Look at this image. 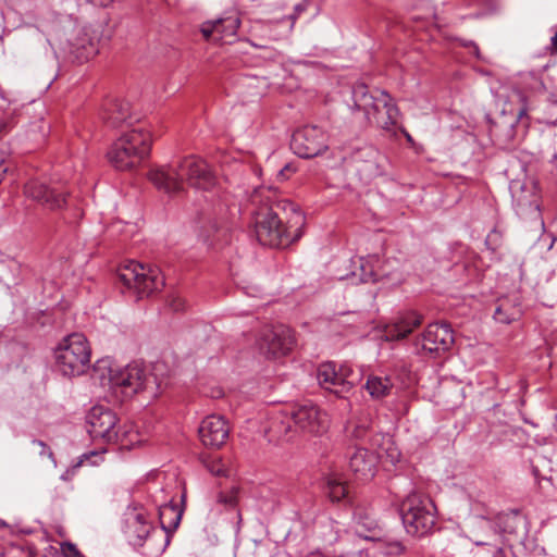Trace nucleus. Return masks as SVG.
Returning a JSON list of instances; mask_svg holds the SVG:
<instances>
[{"instance_id":"1","label":"nucleus","mask_w":557,"mask_h":557,"mask_svg":"<svg viewBox=\"0 0 557 557\" xmlns=\"http://www.w3.org/2000/svg\"><path fill=\"white\" fill-rule=\"evenodd\" d=\"M161 368L158 363L152 373H147L144 367L136 362L122 367L109 358H103L94 366V375L103 387H109L123 397H131L140 391H150L156 395L166 386L163 380L158 379L157 372Z\"/></svg>"},{"instance_id":"6","label":"nucleus","mask_w":557,"mask_h":557,"mask_svg":"<svg viewBox=\"0 0 557 557\" xmlns=\"http://www.w3.org/2000/svg\"><path fill=\"white\" fill-rule=\"evenodd\" d=\"M151 135L141 126L124 132L108 151L109 161L117 170H129L149 154Z\"/></svg>"},{"instance_id":"42","label":"nucleus","mask_w":557,"mask_h":557,"mask_svg":"<svg viewBox=\"0 0 557 557\" xmlns=\"http://www.w3.org/2000/svg\"><path fill=\"white\" fill-rule=\"evenodd\" d=\"M11 123L8 120L0 121V136L7 134L11 129Z\"/></svg>"},{"instance_id":"20","label":"nucleus","mask_w":557,"mask_h":557,"mask_svg":"<svg viewBox=\"0 0 557 557\" xmlns=\"http://www.w3.org/2000/svg\"><path fill=\"white\" fill-rule=\"evenodd\" d=\"M239 25V17L237 15H230L205 22L200 27V32L207 40L212 39L221 44H231L236 36Z\"/></svg>"},{"instance_id":"21","label":"nucleus","mask_w":557,"mask_h":557,"mask_svg":"<svg viewBox=\"0 0 557 557\" xmlns=\"http://www.w3.org/2000/svg\"><path fill=\"white\" fill-rule=\"evenodd\" d=\"M382 458L381 453H373L367 448L359 447L350 456L349 468L359 481H370L376 471L377 459Z\"/></svg>"},{"instance_id":"16","label":"nucleus","mask_w":557,"mask_h":557,"mask_svg":"<svg viewBox=\"0 0 557 557\" xmlns=\"http://www.w3.org/2000/svg\"><path fill=\"white\" fill-rule=\"evenodd\" d=\"M24 194L50 210L61 209L66 203L65 191L60 186L47 185L38 180L28 181Z\"/></svg>"},{"instance_id":"32","label":"nucleus","mask_w":557,"mask_h":557,"mask_svg":"<svg viewBox=\"0 0 557 557\" xmlns=\"http://www.w3.org/2000/svg\"><path fill=\"white\" fill-rule=\"evenodd\" d=\"M493 317L496 322L504 323V324H508L516 319V314L513 312H511V313L507 312L504 305H500L495 309Z\"/></svg>"},{"instance_id":"35","label":"nucleus","mask_w":557,"mask_h":557,"mask_svg":"<svg viewBox=\"0 0 557 557\" xmlns=\"http://www.w3.org/2000/svg\"><path fill=\"white\" fill-rule=\"evenodd\" d=\"M61 553L64 557H84L76 545L70 542L61 544Z\"/></svg>"},{"instance_id":"39","label":"nucleus","mask_w":557,"mask_h":557,"mask_svg":"<svg viewBox=\"0 0 557 557\" xmlns=\"http://www.w3.org/2000/svg\"><path fill=\"white\" fill-rule=\"evenodd\" d=\"M33 444L41 447L40 455H48V457L52 458V451L42 441L35 440L33 441Z\"/></svg>"},{"instance_id":"44","label":"nucleus","mask_w":557,"mask_h":557,"mask_svg":"<svg viewBox=\"0 0 557 557\" xmlns=\"http://www.w3.org/2000/svg\"><path fill=\"white\" fill-rule=\"evenodd\" d=\"M304 10H305V5H302V4L295 5L296 14L290 16L292 21L294 22L296 20V15L299 14L300 12H302Z\"/></svg>"},{"instance_id":"40","label":"nucleus","mask_w":557,"mask_h":557,"mask_svg":"<svg viewBox=\"0 0 557 557\" xmlns=\"http://www.w3.org/2000/svg\"><path fill=\"white\" fill-rule=\"evenodd\" d=\"M170 306L172 307V309L174 311H180V310H183L184 309V306H185V302L182 298L180 297H174L170 304Z\"/></svg>"},{"instance_id":"2","label":"nucleus","mask_w":557,"mask_h":557,"mask_svg":"<svg viewBox=\"0 0 557 557\" xmlns=\"http://www.w3.org/2000/svg\"><path fill=\"white\" fill-rule=\"evenodd\" d=\"M148 177L159 190L169 195L183 191L185 183L202 190H209L215 185V176L207 162L195 156L152 169Z\"/></svg>"},{"instance_id":"36","label":"nucleus","mask_w":557,"mask_h":557,"mask_svg":"<svg viewBox=\"0 0 557 557\" xmlns=\"http://www.w3.org/2000/svg\"><path fill=\"white\" fill-rule=\"evenodd\" d=\"M500 239V234L496 231V230H493L487 236H486V239H485V244L491 247V249L495 250L496 247L498 246V242Z\"/></svg>"},{"instance_id":"29","label":"nucleus","mask_w":557,"mask_h":557,"mask_svg":"<svg viewBox=\"0 0 557 557\" xmlns=\"http://www.w3.org/2000/svg\"><path fill=\"white\" fill-rule=\"evenodd\" d=\"M386 447H383L379 453L383 456L385 454L386 458L394 465L399 461L400 453L397 447L394 446L391 438L388 437L385 442Z\"/></svg>"},{"instance_id":"11","label":"nucleus","mask_w":557,"mask_h":557,"mask_svg":"<svg viewBox=\"0 0 557 557\" xmlns=\"http://www.w3.org/2000/svg\"><path fill=\"white\" fill-rule=\"evenodd\" d=\"M295 343L292 330L286 325L265 327L258 341V348L267 358H280L287 355Z\"/></svg>"},{"instance_id":"38","label":"nucleus","mask_w":557,"mask_h":557,"mask_svg":"<svg viewBox=\"0 0 557 557\" xmlns=\"http://www.w3.org/2000/svg\"><path fill=\"white\" fill-rule=\"evenodd\" d=\"M368 434V429L363 425H357L352 432V436L356 438L363 440Z\"/></svg>"},{"instance_id":"9","label":"nucleus","mask_w":557,"mask_h":557,"mask_svg":"<svg viewBox=\"0 0 557 557\" xmlns=\"http://www.w3.org/2000/svg\"><path fill=\"white\" fill-rule=\"evenodd\" d=\"M120 281L132 290L137 299L149 297L159 292L164 285L160 269L134 260L126 262L119 269Z\"/></svg>"},{"instance_id":"22","label":"nucleus","mask_w":557,"mask_h":557,"mask_svg":"<svg viewBox=\"0 0 557 557\" xmlns=\"http://www.w3.org/2000/svg\"><path fill=\"white\" fill-rule=\"evenodd\" d=\"M421 322L422 317L413 311L403 313L385 326L383 337L386 341L403 339L418 327Z\"/></svg>"},{"instance_id":"41","label":"nucleus","mask_w":557,"mask_h":557,"mask_svg":"<svg viewBox=\"0 0 557 557\" xmlns=\"http://www.w3.org/2000/svg\"><path fill=\"white\" fill-rule=\"evenodd\" d=\"M405 550V547L400 542H394L391 544L389 553L391 554H401Z\"/></svg>"},{"instance_id":"25","label":"nucleus","mask_w":557,"mask_h":557,"mask_svg":"<svg viewBox=\"0 0 557 557\" xmlns=\"http://www.w3.org/2000/svg\"><path fill=\"white\" fill-rule=\"evenodd\" d=\"M183 510L178 505L169 503L160 506L159 508V519L162 525V529L165 532H170L175 530L182 519Z\"/></svg>"},{"instance_id":"12","label":"nucleus","mask_w":557,"mask_h":557,"mask_svg":"<svg viewBox=\"0 0 557 557\" xmlns=\"http://www.w3.org/2000/svg\"><path fill=\"white\" fill-rule=\"evenodd\" d=\"M290 148L300 158L319 156L327 148L326 134L315 125H307L294 132Z\"/></svg>"},{"instance_id":"37","label":"nucleus","mask_w":557,"mask_h":557,"mask_svg":"<svg viewBox=\"0 0 557 557\" xmlns=\"http://www.w3.org/2000/svg\"><path fill=\"white\" fill-rule=\"evenodd\" d=\"M0 264L5 265L9 269V271L11 272L12 277L13 278L15 277V275L20 269V264L16 260H14V259L1 260Z\"/></svg>"},{"instance_id":"43","label":"nucleus","mask_w":557,"mask_h":557,"mask_svg":"<svg viewBox=\"0 0 557 557\" xmlns=\"http://www.w3.org/2000/svg\"><path fill=\"white\" fill-rule=\"evenodd\" d=\"M85 1L88 3H92L95 5H99V7H107L112 2V0H85Z\"/></svg>"},{"instance_id":"34","label":"nucleus","mask_w":557,"mask_h":557,"mask_svg":"<svg viewBox=\"0 0 557 557\" xmlns=\"http://www.w3.org/2000/svg\"><path fill=\"white\" fill-rule=\"evenodd\" d=\"M60 48L64 51V52H67V53H71V54H74L78 60H83V59H88V55H89V52H87L86 54L82 53L78 51V48H76L75 45L71 44L70 41H66L65 45H63L62 42H60ZM94 52V50L91 49L90 53Z\"/></svg>"},{"instance_id":"33","label":"nucleus","mask_w":557,"mask_h":557,"mask_svg":"<svg viewBox=\"0 0 557 557\" xmlns=\"http://www.w3.org/2000/svg\"><path fill=\"white\" fill-rule=\"evenodd\" d=\"M237 490L233 487L228 493H220L218 502L227 507H234L237 504Z\"/></svg>"},{"instance_id":"49","label":"nucleus","mask_w":557,"mask_h":557,"mask_svg":"<svg viewBox=\"0 0 557 557\" xmlns=\"http://www.w3.org/2000/svg\"><path fill=\"white\" fill-rule=\"evenodd\" d=\"M522 114H524V110L520 111L519 116H522Z\"/></svg>"},{"instance_id":"26","label":"nucleus","mask_w":557,"mask_h":557,"mask_svg":"<svg viewBox=\"0 0 557 557\" xmlns=\"http://www.w3.org/2000/svg\"><path fill=\"white\" fill-rule=\"evenodd\" d=\"M380 267L381 259L376 255L360 258V281L362 283L379 282L383 275L380 271Z\"/></svg>"},{"instance_id":"31","label":"nucleus","mask_w":557,"mask_h":557,"mask_svg":"<svg viewBox=\"0 0 557 557\" xmlns=\"http://www.w3.org/2000/svg\"><path fill=\"white\" fill-rule=\"evenodd\" d=\"M206 468L210 473L216 476H226L227 475V469L225 468L224 463L220 459H210L206 461Z\"/></svg>"},{"instance_id":"46","label":"nucleus","mask_w":557,"mask_h":557,"mask_svg":"<svg viewBox=\"0 0 557 557\" xmlns=\"http://www.w3.org/2000/svg\"><path fill=\"white\" fill-rule=\"evenodd\" d=\"M552 45L557 50V33L552 37Z\"/></svg>"},{"instance_id":"28","label":"nucleus","mask_w":557,"mask_h":557,"mask_svg":"<svg viewBox=\"0 0 557 557\" xmlns=\"http://www.w3.org/2000/svg\"><path fill=\"white\" fill-rule=\"evenodd\" d=\"M325 488L332 502H339L346 497L348 490L338 474H330L325 481Z\"/></svg>"},{"instance_id":"14","label":"nucleus","mask_w":557,"mask_h":557,"mask_svg":"<svg viewBox=\"0 0 557 557\" xmlns=\"http://www.w3.org/2000/svg\"><path fill=\"white\" fill-rule=\"evenodd\" d=\"M116 422V414L110 408L101 405L94 406L86 417L89 435L94 440L101 438L106 442L119 438Z\"/></svg>"},{"instance_id":"47","label":"nucleus","mask_w":557,"mask_h":557,"mask_svg":"<svg viewBox=\"0 0 557 557\" xmlns=\"http://www.w3.org/2000/svg\"><path fill=\"white\" fill-rule=\"evenodd\" d=\"M472 48H473V53L479 58L480 57V51H479V48L476 45L474 44H471Z\"/></svg>"},{"instance_id":"7","label":"nucleus","mask_w":557,"mask_h":557,"mask_svg":"<svg viewBox=\"0 0 557 557\" xmlns=\"http://www.w3.org/2000/svg\"><path fill=\"white\" fill-rule=\"evenodd\" d=\"M54 367L63 376L84 374L90 364L91 349L86 336L72 333L65 336L54 349Z\"/></svg>"},{"instance_id":"4","label":"nucleus","mask_w":557,"mask_h":557,"mask_svg":"<svg viewBox=\"0 0 557 557\" xmlns=\"http://www.w3.org/2000/svg\"><path fill=\"white\" fill-rule=\"evenodd\" d=\"M354 110L363 113V121L368 124L392 131L396 126L399 110L392 97L384 90H369L363 83H357L351 89Z\"/></svg>"},{"instance_id":"48","label":"nucleus","mask_w":557,"mask_h":557,"mask_svg":"<svg viewBox=\"0 0 557 557\" xmlns=\"http://www.w3.org/2000/svg\"><path fill=\"white\" fill-rule=\"evenodd\" d=\"M404 133H405V135H406L407 139H408V140H411V136H410L408 133H406L405 131H404Z\"/></svg>"},{"instance_id":"3","label":"nucleus","mask_w":557,"mask_h":557,"mask_svg":"<svg viewBox=\"0 0 557 557\" xmlns=\"http://www.w3.org/2000/svg\"><path fill=\"white\" fill-rule=\"evenodd\" d=\"M286 206L292 212L286 225L272 208L264 207L252 212L253 234L262 246L285 248L301 237L305 216L294 203Z\"/></svg>"},{"instance_id":"19","label":"nucleus","mask_w":557,"mask_h":557,"mask_svg":"<svg viewBox=\"0 0 557 557\" xmlns=\"http://www.w3.org/2000/svg\"><path fill=\"white\" fill-rule=\"evenodd\" d=\"M198 432L205 446L219 448L228 438L230 425L224 417L211 414L201 421Z\"/></svg>"},{"instance_id":"15","label":"nucleus","mask_w":557,"mask_h":557,"mask_svg":"<svg viewBox=\"0 0 557 557\" xmlns=\"http://www.w3.org/2000/svg\"><path fill=\"white\" fill-rule=\"evenodd\" d=\"M453 344V330L447 323H431L422 336L417 339L416 348L433 355L447 351Z\"/></svg>"},{"instance_id":"17","label":"nucleus","mask_w":557,"mask_h":557,"mask_svg":"<svg viewBox=\"0 0 557 557\" xmlns=\"http://www.w3.org/2000/svg\"><path fill=\"white\" fill-rule=\"evenodd\" d=\"M351 158L362 180L370 181L384 173L385 157L373 146L358 148Z\"/></svg>"},{"instance_id":"5","label":"nucleus","mask_w":557,"mask_h":557,"mask_svg":"<svg viewBox=\"0 0 557 557\" xmlns=\"http://www.w3.org/2000/svg\"><path fill=\"white\" fill-rule=\"evenodd\" d=\"M292 424L300 432L322 435L329 428V418L312 403L294 405L272 419L270 430L280 438L290 440Z\"/></svg>"},{"instance_id":"23","label":"nucleus","mask_w":557,"mask_h":557,"mask_svg":"<svg viewBox=\"0 0 557 557\" xmlns=\"http://www.w3.org/2000/svg\"><path fill=\"white\" fill-rule=\"evenodd\" d=\"M104 123L113 128L126 126L129 127L138 121L131 112V106L125 100L115 99L110 101L102 113Z\"/></svg>"},{"instance_id":"30","label":"nucleus","mask_w":557,"mask_h":557,"mask_svg":"<svg viewBox=\"0 0 557 557\" xmlns=\"http://www.w3.org/2000/svg\"><path fill=\"white\" fill-rule=\"evenodd\" d=\"M49 131V123H47L44 119H38L30 125V134L34 139L44 138Z\"/></svg>"},{"instance_id":"18","label":"nucleus","mask_w":557,"mask_h":557,"mask_svg":"<svg viewBox=\"0 0 557 557\" xmlns=\"http://www.w3.org/2000/svg\"><path fill=\"white\" fill-rule=\"evenodd\" d=\"M337 522L325 513L318 515L312 523L310 541L313 545V553H320L327 546L333 545L339 539Z\"/></svg>"},{"instance_id":"10","label":"nucleus","mask_w":557,"mask_h":557,"mask_svg":"<svg viewBox=\"0 0 557 557\" xmlns=\"http://www.w3.org/2000/svg\"><path fill=\"white\" fill-rule=\"evenodd\" d=\"M317 379L322 388L335 394L337 397L346 398L359 380V376L349 364H337L329 361L319 366Z\"/></svg>"},{"instance_id":"45","label":"nucleus","mask_w":557,"mask_h":557,"mask_svg":"<svg viewBox=\"0 0 557 557\" xmlns=\"http://www.w3.org/2000/svg\"><path fill=\"white\" fill-rule=\"evenodd\" d=\"M493 557H506V556H505V553H504V550H503V549H497V550L494 553Z\"/></svg>"},{"instance_id":"27","label":"nucleus","mask_w":557,"mask_h":557,"mask_svg":"<svg viewBox=\"0 0 557 557\" xmlns=\"http://www.w3.org/2000/svg\"><path fill=\"white\" fill-rule=\"evenodd\" d=\"M394 387L389 376L369 375L366 382V389L374 399H382L388 396Z\"/></svg>"},{"instance_id":"24","label":"nucleus","mask_w":557,"mask_h":557,"mask_svg":"<svg viewBox=\"0 0 557 557\" xmlns=\"http://www.w3.org/2000/svg\"><path fill=\"white\" fill-rule=\"evenodd\" d=\"M356 534L368 541L381 539L382 529L375 519L373 512L357 508L354 515Z\"/></svg>"},{"instance_id":"8","label":"nucleus","mask_w":557,"mask_h":557,"mask_svg":"<svg viewBox=\"0 0 557 557\" xmlns=\"http://www.w3.org/2000/svg\"><path fill=\"white\" fill-rule=\"evenodd\" d=\"M435 505L428 496L417 492L410 493L400 505V516L406 532L422 536L435 525Z\"/></svg>"},{"instance_id":"13","label":"nucleus","mask_w":557,"mask_h":557,"mask_svg":"<svg viewBox=\"0 0 557 557\" xmlns=\"http://www.w3.org/2000/svg\"><path fill=\"white\" fill-rule=\"evenodd\" d=\"M124 532L133 546H143L146 540L162 533L156 531L143 507H128L124 513Z\"/></svg>"}]
</instances>
